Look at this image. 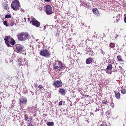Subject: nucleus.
Here are the masks:
<instances>
[{"mask_svg": "<svg viewBox=\"0 0 126 126\" xmlns=\"http://www.w3.org/2000/svg\"><path fill=\"white\" fill-rule=\"evenodd\" d=\"M4 39L5 41V43L6 44L7 46L8 47H11L10 44L12 45H15V40L13 39V38H10L9 36H6Z\"/></svg>", "mask_w": 126, "mask_h": 126, "instance_id": "1", "label": "nucleus"}, {"mask_svg": "<svg viewBox=\"0 0 126 126\" xmlns=\"http://www.w3.org/2000/svg\"><path fill=\"white\" fill-rule=\"evenodd\" d=\"M40 54L46 58H49L50 56V53L47 49H42L40 52Z\"/></svg>", "mask_w": 126, "mask_h": 126, "instance_id": "2", "label": "nucleus"}, {"mask_svg": "<svg viewBox=\"0 0 126 126\" xmlns=\"http://www.w3.org/2000/svg\"><path fill=\"white\" fill-rule=\"evenodd\" d=\"M63 66L61 62L58 61L55 62L54 65V67L55 70L57 69L59 71H61L63 69Z\"/></svg>", "mask_w": 126, "mask_h": 126, "instance_id": "3", "label": "nucleus"}, {"mask_svg": "<svg viewBox=\"0 0 126 126\" xmlns=\"http://www.w3.org/2000/svg\"><path fill=\"white\" fill-rule=\"evenodd\" d=\"M29 35L27 33L22 32L18 35L19 40L20 41H25L28 38Z\"/></svg>", "mask_w": 126, "mask_h": 126, "instance_id": "4", "label": "nucleus"}, {"mask_svg": "<svg viewBox=\"0 0 126 126\" xmlns=\"http://www.w3.org/2000/svg\"><path fill=\"white\" fill-rule=\"evenodd\" d=\"M28 20L30 21V23L32 25H34L37 27L39 26L40 25V23L36 19L33 18H28Z\"/></svg>", "mask_w": 126, "mask_h": 126, "instance_id": "5", "label": "nucleus"}, {"mask_svg": "<svg viewBox=\"0 0 126 126\" xmlns=\"http://www.w3.org/2000/svg\"><path fill=\"white\" fill-rule=\"evenodd\" d=\"M44 8L45 12L47 15H50L53 13L52 8L50 5H46L45 6Z\"/></svg>", "mask_w": 126, "mask_h": 126, "instance_id": "6", "label": "nucleus"}, {"mask_svg": "<svg viewBox=\"0 0 126 126\" xmlns=\"http://www.w3.org/2000/svg\"><path fill=\"white\" fill-rule=\"evenodd\" d=\"M19 4L18 1L15 0L13 2L11 6L14 10H16L18 9Z\"/></svg>", "mask_w": 126, "mask_h": 126, "instance_id": "7", "label": "nucleus"}, {"mask_svg": "<svg viewBox=\"0 0 126 126\" xmlns=\"http://www.w3.org/2000/svg\"><path fill=\"white\" fill-rule=\"evenodd\" d=\"M16 50L17 52H21L23 51V47L22 46L19 45L17 44L16 46Z\"/></svg>", "mask_w": 126, "mask_h": 126, "instance_id": "8", "label": "nucleus"}, {"mask_svg": "<svg viewBox=\"0 0 126 126\" xmlns=\"http://www.w3.org/2000/svg\"><path fill=\"white\" fill-rule=\"evenodd\" d=\"M53 85L56 87H60L62 86V83L60 81H55L54 82Z\"/></svg>", "mask_w": 126, "mask_h": 126, "instance_id": "9", "label": "nucleus"}, {"mask_svg": "<svg viewBox=\"0 0 126 126\" xmlns=\"http://www.w3.org/2000/svg\"><path fill=\"white\" fill-rule=\"evenodd\" d=\"M19 64L20 65H25L27 64V61L24 58H22L19 61Z\"/></svg>", "mask_w": 126, "mask_h": 126, "instance_id": "10", "label": "nucleus"}, {"mask_svg": "<svg viewBox=\"0 0 126 126\" xmlns=\"http://www.w3.org/2000/svg\"><path fill=\"white\" fill-rule=\"evenodd\" d=\"M92 11L96 15L99 16L100 15L99 12L97 8H94L92 9Z\"/></svg>", "mask_w": 126, "mask_h": 126, "instance_id": "11", "label": "nucleus"}, {"mask_svg": "<svg viewBox=\"0 0 126 126\" xmlns=\"http://www.w3.org/2000/svg\"><path fill=\"white\" fill-rule=\"evenodd\" d=\"M20 104L21 103L22 104L26 103L27 102V99L24 98L23 97H21L20 98Z\"/></svg>", "mask_w": 126, "mask_h": 126, "instance_id": "12", "label": "nucleus"}, {"mask_svg": "<svg viewBox=\"0 0 126 126\" xmlns=\"http://www.w3.org/2000/svg\"><path fill=\"white\" fill-rule=\"evenodd\" d=\"M59 92L62 95H64L65 94V91L63 89L59 88Z\"/></svg>", "mask_w": 126, "mask_h": 126, "instance_id": "13", "label": "nucleus"}, {"mask_svg": "<svg viewBox=\"0 0 126 126\" xmlns=\"http://www.w3.org/2000/svg\"><path fill=\"white\" fill-rule=\"evenodd\" d=\"M93 61V59L91 58H89L87 59L86 61V63L87 64H89Z\"/></svg>", "mask_w": 126, "mask_h": 126, "instance_id": "14", "label": "nucleus"}, {"mask_svg": "<svg viewBox=\"0 0 126 126\" xmlns=\"http://www.w3.org/2000/svg\"><path fill=\"white\" fill-rule=\"evenodd\" d=\"M117 57L118 60L119 61L121 62L124 61L123 60L122 58V57L121 56L118 55Z\"/></svg>", "mask_w": 126, "mask_h": 126, "instance_id": "15", "label": "nucleus"}, {"mask_svg": "<svg viewBox=\"0 0 126 126\" xmlns=\"http://www.w3.org/2000/svg\"><path fill=\"white\" fill-rule=\"evenodd\" d=\"M112 68V65L111 64H109L107 67V69L111 70Z\"/></svg>", "mask_w": 126, "mask_h": 126, "instance_id": "16", "label": "nucleus"}, {"mask_svg": "<svg viewBox=\"0 0 126 126\" xmlns=\"http://www.w3.org/2000/svg\"><path fill=\"white\" fill-rule=\"evenodd\" d=\"M115 96L117 98H119L120 96V94L119 92L116 93L115 94Z\"/></svg>", "mask_w": 126, "mask_h": 126, "instance_id": "17", "label": "nucleus"}, {"mask_svg": "<svg viewBox=\"0 0 126 126\" xmlns=\"http://www.w3.org/2000/svg\"><path fill=\"white\" fill-rule=\"evenodd\" d=\"M106 72L107 73L109 74H110L112 72L111 70L107 69L106 70Z\"/></svg>", "mask_w": 126, "mask_h": 126, "instance_id": "18", "label": "nucleus"}, {"mask_svg": "<svg viewBox=\"0 0 126 126\" xmlns=\"http://www.w3.org/2000/svg\"><path fill=\"white\" fill-rule=\"evenodd\" d=\"M47 125L48 126H52L54 125V123L53 122H48L47 124Z\"/></svg>", "mask_w": 126, "mask_h": 126, "instance_id": "19", "label": "nucleus"}, {"mask_svg": "<svg viewBox=\"0 0 126 126\" xmlns=\"http://www.w3.org/2000/svg\"><path fill=\"white\" fill-rule=\"evenodd\" d=\"M110 47L111 48H113L115 47V45L114 43H111L110 45Z\"/></svg>", "mask_w": 126, "mask_h": 126, "instance_id": "20", "label": "nucleus"}, {"mask_svg": "<svg viewBox=\"0 0 126 126\" xmlns=\"http://www.w3.org/2000/svg\"><path fill=\"white\" fill-rule=\"evenodd\" d=\"M11 17V15L10 14H8L6 15L5 16V18H10Z\"/></svg>", "mask_w": 126, "mask_h": 126, "instance_id": "21", "label": "nucleus"}, {"mask_svg": "<svg viewBox=\"0 0 126 126\" xmlns=\"http://www.w3.org/2000/svg\"><path fill=\"white\" fill-rule=\"evenodd\" d=\"M109 63L111 64H113L114 63V60L113 59H111L109 60Z\"/></svg>", "mask_w": 126, "mask_h": 126, "instance_id": "22", "label": "nucleus"}, {"mask_svg": "<svg viewBox=\"0 0 126 126\" xmlns=\"http://www.w3.org/2000/svg\"><path fill=\"white\" fill-rule=\"evenodd\" d=\"M121 93L124 94L126 93V90L125 89H123L122 90Z\"/></svg>", "mask_w": 126, "mask_h": 126, "instance_id": "23", "label": "nucleus"}, {"mask_svg": "<svg viewBox=\"0 0 126 126\" xmlns=\"http://www.w3.org/2000/svg\"><path fill=\"white\" fill-rule=\"evenodd\" d=\"M24 116L25 120H26V121L29 118L28 116L26 114Z\"/></svg>", "mask_w": 126, "mask_h": 126, "instance_id": "24", "label": "nucleus"}, {"mask_svg": "<svg viewBox=\"0 0 126 126\" xmlns=\"http://www.w3.org/2000/svg\"><path fill=\"white\" fill-rule=\"evenodd\" d=\"M3 24L4 25H5L6 26L8 27V25L7 23V21H4L3 22Z\"/></svg>", "mask_w": 126, "mask_h": 126, "instance_id": "25", "label": "nucleus"}, {"mask_svg": "<svg viewBox=\"0 0 126 126\" xmlns=\"http://www.w3.org/2000/svg\"><path fill=\"white\" fill-rule=\"evenodd\" d=\"M38 87L39 88V90L43 88L42 86L41 85H39Z\"/></svg>", "mask_w": 126, "mask_h": 126, "instance_id": "26", "label": "nucleus"}, {"mask_svg": "<svg viewBox=\"0 0 126 126\" xmlns=\"http://www.w3.org/2000/svg\"><path fill=\"white\" fill-rule=\"evenodd\" d=\"M32 118L30 117V118H28L27 120L28 121H29L30 122H32Z\"/></svg>", "mask_w": 126, "mask_h": 126, "instance_id": "27", "label": "nucleus"}, {"mask_svg": "<svg viewBox=\"0 0 126 126\" xmlns=\"http://www.w3.org/2000/svg\"><path fill=\"white\" fill-rule=\"evenodd\" d=\"M110 106L112 108L114 107V105L113 102L111 103Z\"/></svg>", "mask_w": 126, "mask_h": 126, "instance_id": "28", "label": "nucleus"}, {"mask_svg": "<svg viewBox=\"0 0 126 126\" xmlns=\"http://www.w3.org/2000/svg\"><path fill=\"white\" fill-rule=\"evenodd\" d=\"M124 22L126 23V16H124Z\"/></svg>", "mask_w": 126, "mask_h": 126, "instance_id": "29", "label": "nucleus"}, {"mask_svg": "<svg viewBox=\"0 0 126 126\" xmlns=\"http://www.w3.org/2000/svg\"><path fill=\"white\" fill-rule=\"evenodd\" d=\"M119 69L121 71H122L123 70L122 67L120 66H119Z\"/></svg>", "mask_w": 126, "mask_h": 126, "instance_id": "30", "label": "nucleus"}, {"mask_svg": "<svg viewBox=\"0 0 126 126\" xmlns=\"http://www.w3.org/2000/svg\"><path fill=\"white\" fill-rule=\"evenodd\" d=\"M14 23H14V22H11L10 23L11 26H13L14 25Z\"/></svg>", "mask_w": 126, "mask_h": 126, "instance_id": "31", "label": "nucleus"}, {"mask_svg": "<svg viewBox=\"0 0 126 126\" xmlns=\"http://www.w3.org/2000/svg\"><path fill=\"white\" fill-rule=\"evenodd\" d=\"M120 17H119L118 18V19H117L116 20V22L119 21L120 19Z\"/></svg>", "mask_w": 126, "mask_h": 126, "instance_id": "32", "label": "nucleus"}, {"mask_svg": "<svg viewBox=\"0 0 126 126\" xmlns=\"http://www.w3.org/2000/svg\"><path fill=\"white\" fill-rule=\"evenodd\" d=\"M63 102L62 101H60L59 103V105H61L62 104Z\"/></svg>", "mask_w": 126, "mask_h": 126, "instance_id": "33", "label": "nucleus"}, {"mask_svg": "<svg viewBox=\"0 0 126 126\" xmlns=\"http://www.w3.org/2000/svg\"><path fill=\"white\" fill-rule=\"evenodd\" d=\"M107 103V101L105 102H102V104H106Z\"/></svg>", "mask_w": 126, "mask_h": 126, "instance_id": "34", "label": "nucleus"}, {"mask_svg": "<svg viewBox=\"0 0 126 126\" xmlns=\"http://www.w3.org/2000/svg\"><path fill=\"white\" fill-rule=\"evenodd\" d=\"M44 1L46 2H50L51 0H44Z\"/></svg>", "mask_w": 126, "mask_h": 126, "instance_id": "35", "label": "nucleus"}, {"mask_svg": "<svg viewBox=\"0 0 126 126\" xmlns=\"http://www.w3.org/2000/svg\"><path fill=\"white\" fill-rule=\"evenodd\" d=\"M6 5V9H7V6H8V5L7 4V5Z\"/></svg>", "mask_w": 126, "mask_h": 126, "instance_id": "36", "label": "nucleus"}, {"mask_svg": "<svg viewBox=\"0 0 126 126\" xmlns=\"http://www.w3.org/2000/svg\"><path fill=\"white\" fill-rule=\"evenodd\" d=\"M46 25H45V27H44V30H45V29H46Z\"/></svg>", "mask_w": 126, "mask_h": 126, "instance_id": "37", "label": "nucleus"}, {"mask_svg": "<svg viewBox=\"0 0 126 126\" xmlns=\"http://www.w3.org/2000/svg\"><path fill=\"white\" fill-rule=\"evenodd\" d=\"M87 121V122H89V121H88V120H87V121Z\"/></svg>", "mask_w": 126, "mask_h": 126, "instance_id": "38", "label": "nucleus"}, {"mask_svg": "<svg viewBox=\"0 0 126 126\" xmlns=\"http://www.w3.org/2000/svg\"><path fill=\"white\" fill-rule=\"evenodd\" d=\"M97 111V109H96V110H95V112H96V111Z\"/></svg>", "mask_w": 126, "mask_h": 126, "instance_id": "39", "label": "nucleus"}, {"mask_svg": "<svg viewBox=\"0 0 126 126\" xmlns=\"http://www.w3.org/2000/svg\"><path fill=\"white\" fill-rule=\"evenodd\" d=\"M38 40H36V41H37Z\"/></svg>", "mask_w": 126, "mask_h": 126, "instance_id": "40", "label": "nucleus"}, {"mask_svg": "<svg viewBox=\"0 0 126 126\" xmlns=\"http://www.w3.org/2000/svg\"><path fill=\"white\" fill-rule=\"evenodd\" d=\"M109 114V113H108V115Z\"/></svg>", "mask_w": 126, "mask_h": 126, "instance_id": "41", "label": "nucleus"}, {"mask_svg": "<svg viewBox=\"0 0 126 126\" xmlns=\"http://www.w3.org/2000/svg\"><path fill=\"white\" fill-rule=\"evenodd\" d=\"M109 114V113H108V115Z\"/></svg>", "mask_w": 126, "mask_h": 126, "instance_id": "42", "label": "nucleus"}, {"mask_svg": "<svg viewBox=\"0 0 126 126\" xmlns=\"http://www.w3.org/2000/svg\"><path fill=\"white\" fill-rule=\"evenodd\" d=\"M101 51H102V50H101Z\"/></svg>", "mask_w": 126, "mask_h": 126, "instance_id": "43", "label": "nucleus"}]
</instances>
